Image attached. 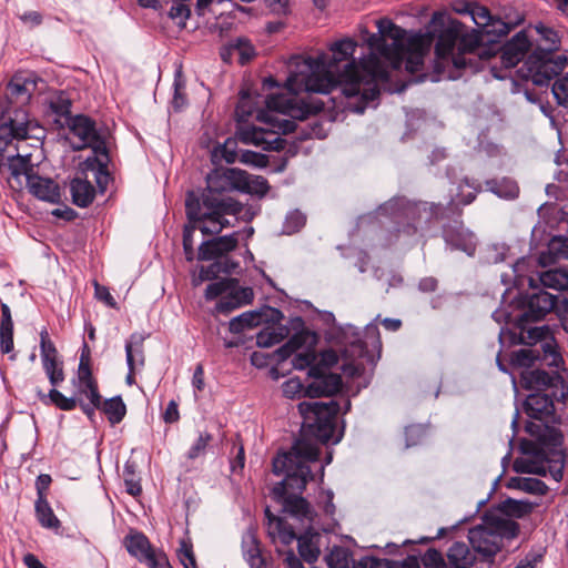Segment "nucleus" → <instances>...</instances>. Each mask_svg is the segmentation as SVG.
Listing matches in <instances>:
<instances>
[{"mask_svg":"<svg viewBox=\"0 0 568 568\" xmlns=\"http://www.w3.org/2000/svg\"><path fill=\"white\" fill-rule=\"evenodd\" d=\"M378 33L362 29V40L368 45L369 55L356 63L353 58L356 42L344 39L332 44V57L294 58L290 61V74L285 83L287 93H277L265 100V109L243 92L235 113L239 122H245L254 113L266 128L242 125L237 139L263 150H282L285 141L280 136L294 131L293 119H303L306 110L297 94L301 92L329 93L337 85L347 98L361 95L358 103L348 102L346 108L363 113L366 105L379 94L378 82L386 81L390 69L415 73L424 64L432 39L426 34H410L387 18L376 21Z\"/></svg>","mask_w":568,"mask_h":568,"instance_id":"obj_1","label":"nucleus"},{"mask_svg":"<svg viewBox=\"0 0 568 568\" xmlns=\"http://www.w3.org/2000/svg\"><path fill=\"white\" fill-rule=\"evenodd\" d=\"M240 179V169L215 170L206 178V191L202 199H197L193 192L187 193L185 206L186 215L195 221L204 235H213L231 226L227 215L236 219L251 220L254 212L222 194L236 190Z\"/></svg>","mask_w":568,"mask_h":568,"instance_id":"obj_2","label":"nucleus"},{"mask_svg":"<svg viewBox=\"0 0 568 568\" xmlns=\"http://www.w3.org/2000/svg\"><path fill=\"white\" fill-rule=\"evenodd\" d=\"M317 446L306 439H298L287 453L277 455L273 460V471L285 478L272 489L273 498L281 503L283 510L291 516L312 523L314 511L301 494L307 481L313 479L308 463L316 462Z\"/></svg>","mask_w":568,"mask_h":568,"instance_id":"obj_3","label":"nucleus"},{"mask_svg":"<svg viewBox=\"0 0 568 568\" xmlns=\"http://www.w3.org/2000/svg\"><path fill=\"white\" fill-rule=\"evenodd\" d=\"M44 136V128L37 120L30 119L24 110L14 111L13 116L0 125V140L8 143L13 140L18 142L16 145L17 154L8 156L7 168L10 179H14L19 185L22 184L21 179L27 182V176L34 175L31 164L32 154L22 152L21 143L29 140V145L38 150Z\"/></svg>","mask_w":568,"mask_h":568,"instance_id":"obj_4","label":"nucleus"},{"mask_svg":"<svg viewBox=\"0 0 568 568\" xmlns=\"http://www.w3.org/2000/svg\"><path fill=\"white\" fill-rule=\"evenodd\" d=\"M481 38L477 31L457 37L453 30L444 31L435 47V75L432 81H439L443 78L454 79L455 75L450 68L456 70L471 64L470 55L483 58L486 55V49L480 45Z\"/></svg>","mask_w":568,"mask_h":568,"instance_id":"obj_5","label":"nucleus"},{"mask_svg":"<svg viewBox=\"0 0 568 568\" xmlns=\"http://www.w3.org/2000/svg\"><path fill=\"white\" fill-rule=\"evenodd\" d=\"M552 450L549 455L546 445L538 446L534 443L523 444V456L514 460L513 468L518 474H535L546 476L547 473L560 481L564 475V455L560 449L562 435L558 432L550 433Z\"/></svg>","mask_w":568,"mask_h":568,"instance_id":"obj_6","label":"nucleus"},{"mask_svg":"<svg viewBox=\"0 0 568 568\" xmlns=\"http://www.w3.org/2000/svg\"><path fill=\"white\" fill-rule=\"evenodd\" d=\"M519 526L501 513H488L483 521L469 529L468 540L473 549L486 558L494 557L505 539L510 540L518 534Z\"/></svg>","mask_w":568,"mask_h":568,"instance_id":"obj_7","label":"nucleus"},{"mask_svg":"<svg viewBox=\"0 0 568 568\" xmlns=\"http://www.w3.org/2000/svg\"><path fill=\"white\" fill-rule=\"evenodd\" d=\"M339 343L344 346L341 349V357L334 349H327L322 352L320 364L328 367L341 362V368L345 375L349 377L359 375L364 369L361 358L365 354V345L357 328L349 324L341 327Z\"/></svg>","mask_w":568,"mask_h":568,"instance_id":"obj_8","label":"nucleus"},{"mask_svg":"<svg viewBox=\"0 0 568 568\" xmlns=\"http://www.w3.org/2000/svg\"><path fill=\"white\" fill-rule=\"evenodd\" d=\"M343 408L341 404L334 399L328 402H301L297 405L300 414L303 416V424L307 427L315 428L325 438H328L329 433L334 427L335 417L338 413L344 414L349 409L351 403L347 399L343 400Z\"/></svg>","mask_w":568,"mask_h":568,"instance_id":"obj_9","label":"nucleus"},{"mask_svg":"<svg viewBox=\"0 0 568 568\" xmlns=\"http://www.w3.org/2000/svg\"><path fill=\"white\" fill-rule=\"evenodd\" d=\"M254 293L251 287H241L234 278H223L211 283L205 290V298H219L215 305L217 313L227 314L253 301Z\"/></svg>","mask_w":568,"mask_h":568,"instance_id":"obj_10","label":"nucleus"},{"mask_svg":"<svg viewBox=\"0 0 568 568\" xmlns=\"http://www.w3.org/2000/svg\"><path fill=\"white\" fill-rule=\"evenodd\" d=\"M316 335L310 331L303 329L294 334L286 344L277 349L280 359L285 361L295 353L292 361L294 368L304 369L312 367L317 356L314 351Z\"/></svg>","mask_w":568,"mask_h":568,"instance_id":"obj_11","label":"nucleus"},{"mask_svg":"<svg viewBox=\"0 0 568 568\" xmlns=\"http://www.w3.org/2000/svg\"><path fill=\"white\" fill-rule=\"evenodd\" d=\"M72 134L71 144L74 150L91 148L94 154H101L105 160V143L95 128V123L85 115H75L69 122Z\"/></svg>","mask_w":568,"mask_h":568,"instance_id":"obj_12","label":"nucleus"},{"mask_svg":"<svg viewBox=\"0 0 568 568\" xmlns=\"http://www.w3.org/2000/svg\"><path fill=\"white\" fill-rule=\"evenodd\" d=\"M566 57L552 60L549 54H531L520 69L521 77L534 84L542 87L548 84L565 67Z\"/></svg>","mask_w":568,"mask_h":568,"instance_id":"obj_13","label":"nucleus"},{"mask_svg":"<svg viewBox=\"0 0 568 568\" xmlns=\"http://www.w3.org/2000/svg\"><path fill=\"white\" fill-rule=\"evenodd\" d=\"M124 544L130 555L138 558L149 568H172L166 555L155 549L142 532H132L125 537Z\"/></svg>","mask_w":568,"mask_h":568,"instance_id":"obj_14","label":"nucleus"},{"mask_svg":"<svg viewBox=\"0 0 568 568\" xmlns=\"http://www.w3.org/2000/svg\"><path fill=\"white\" fill-rule=\"evenodd\" d=\"M537 290L528 295L521 321H539L550 312L561 316V300L554 294L545 292L542 288L538 287Z\"/></svg>","mask_w":568,"mask_h":568,"instance_id":"obj_15","label":"nucleus"},{"mask_svg":"<svg viewBox=\"0 0 568 568\" xmlns=\"http://www.w3.org/2000/svg\"><path fill=\"white\" fill-rule=\"evenodd\" d=\"M536 361L545 362L548 366H559L561 357L552 341H545L539 347L521 348L514 352L510 358L513 366L526 368L532 366Z\"/></svg>","mask_w":568,"mask_h":568,"instance_id":"obj_16","label":"nucleus"},{"mask_svg":"<svg viewBox=\"0 0 568 568\" xmlns=\"http://www.w3.org/2000/svg\"><path fill=\"white\" fill-rule=\"evenodd\" d=\"M40 349L43 369L52 386L64 381L62 362L59 361L58 351L49 337L48 331L40 332Z\"/></svg>","mask_w":568,"mask_h":568,"instance_id":"obj_17","label":"nucleus"},{"mask_svg":"<svg viewBox=\"0 0 568 568\" xmlns=\"http://www.w3.org/2000/svg\"><path fill=\"white\" fill-rule=\"evenodd\" d=\"M308 374L314 377L305 388V396L310 398L332 396L339 392L342 387V379L338 374H326L318 366L311 367Z\"/></svg>","mask_w":568,"mask_h":568,"instance_id":"obj_18","label":"nucleus"},{"mask_svg":"<svg viewBox=\"0 0 568 568\" xmlns=\"http://www.w3.org/2000/svg\"><path fill=\"white\" fill-rule=\"evenodd\" d=\"M39 80L33 72H17L8 84V93L17 102L26 103L36 92Z\"/></svg>","mask_w":568,"mask_h":568,"instance_id":"obj_19","label":"nucleus"},{"mask_svg":"<svg viewBox=\"0 0 568 568\" xmlns=\"http://www.w3.org/2000/svg\"><path fill=\"white\" fill-rule=\"evenodd\" d=\"M27 186L30 193L41 201L55 204L61 200L59 185L49 178H42L37 174L29 175L27 176Z\"/></svg>","mask_w":568,"mask_h":568,"instance_id":"obj_20","label":"nucleus"},{"mask_svg":"<svg viewBox=\"0 0 568 568\" xmlns=\"http://www.w3.org/2000/svg\"><path fill=\"white\" fill-rule=\"evenodd\" d=\"M530 42L525 32H518L508 41L501 50V63L506 68L515 67L529 50Z\"/></svg>","mask_w":568,"mask_h":568,"instance_id":"obj_21","label":"nucleus"},{"mask_svg":"<svg viewBox=\"0 0 568 568\" xmlns=\"http://www.w3.org/2000/svg\"><path fill=\"white\" fill-rule=\"evenodd\" d=\"M562 384L561 377L541 369H526L521 373V385L531 390L541 392L548 387H558Z\"/></svg>","mask_w":568,"mask_h":568,"instance_id":"obj_22","label":"nucleus"},{"mask_svg":"<svg viewBox=\"0 0 568 568\" xmlns=\"http://www.w3.org/2000/svg\"><path fill=\"white\" fill-rule=\"evenodd\" d=\"M538 283L542 287L552 288L557 291L568 290V266L551 268L541 272L537 278L529 277V287L536 290L539 287Z\"/></svg>","mask_w":568,"mask_h":568,"instance_id":"obj_23","label":"nucleus"},{"mask_svg":"<svg viewBox=\"0 0 568 568\" xmlns=\"http://www.w3.org/2000/svg\"><path fill=\"white\" fill-rule=\"evenodd\" d=\"M236 245L237 237L235 233L203 242L199 247V260H213L234 250Z\"/></svg>","mask_w":568,"mask_h":568,"instance_id":"obj_24","label":"nucleus"},{"mask_svg":"<svg viewBox=\"0 0 568 568\" xmlns=\"http://www.w3.org/2000/svg\"><path fill=\"white\" fill-rule=\"evenodd\" d=\"M444 239L448 245L454 248L462 250L468 255H473L475 252V236L471 232L464 229L462 224L445 227Z\"/></svg>","mask_w":568,"mask_h":568,"instance_id":"obj_25","label":"nucleus"},{"mask_svg":"<svg viewBox=\"0 0 568 568\" xmlns=\"http://www.w3.org/2000/svg\"><path fill=\"white\" fill-rule=\"evenodd\" d=\"M266 516L268 518L267 531L274 542L287 546L297 538L293 527L283 518L272 516L268 509H266Z\"/></svg>","mask_w":568,"mask_h":568,"instance_id":"obj_26","label":"nucleus"},{"mask_svg":"<svg viewBox=\"0 0 568 568\" xmlns=\"http://www.w3.org/2000/svg\"><path fill=\"white\" fill-rule=\"evenodd\" d=\"M525 409L531 418L542 419L552 414L554 402L551 396L536 392L526 398Z\"/></svg>","mask_w":568,"mask_h":568,"instance_id":"obj_27","label":"nucleus"},{"mask_svg":"<svg viewBox=\"0 0 568 568\" xmlns=\"http://www.w3.org/2000/svg\"><path fill=\"white\" fill-rule=\"evenodd\" d=\"M420 211L419 204L410 203L403 197H397L388 201L378 209V215H390L392 217L409 219Z\"/></svg>","mask_w":568,"mask_h":568,"instance_id":"obj_28","label":"nucleus"},{"mask_svg":"<svg viewBox=\"0 0 568 568\" xmlns=\"http://www.w3.org/2000/svg\"><path fill=\"white\" fill-rule=\"evenodd\" d=\"M143 342L144 336L139 333L132 334L125 342L126 364L131 372L144 365Z\"/></svg>","mask_w":568,"mask_h":568,"instance_id":"obj_29","label":"nucleus"},{"mask_svg":"<svg viewBox=\"0 0 568 568\" xmlns=\"http://www.w3.org/2000/svg\"><path fill=\"white\" fill-rule=\"evenodd\" d=\"M507 488L519 490L526 494L542 496L547 493V485L538 479L532 477H511L507 480Z\"/></svg>","mask_w":568,"mask_h":568,"instance_id":"obj_30","label":"nucleus"},{"mask_svg":"<svg viewBox=\"0 0 568 568\" xmlns=\"http://www.w3.org/2000/svg\"><path fill=\"white\" fill-rule=\"evenodd\" d=\"M268 190L267 181L263 176L250 174L240 170L237 191L263 196Z\"/></svg>","mask_w":568,"mask_h":568,"instance_id":"obj_31","label":"nucleus"},{"mask_svg":"<svg viewBox=\"0 0 568 568\" xmlns=\"http://www.w3.org/2000/svg\"><path fill=\"white\" fill-rule=\"evenodd\" d=\"M73 203L80 207H87L94 199L95 191L91 183L81 178H75L70 184Z\"/></svg>","mask_w":568,"mask_h":568,"instance_id":"obj_32","label":"nucleus"},{"mask_svg":"<svg viewBox=\"0 0 568 568\" xmlns=\"http://www.w3.org/2000/svg\"><path fill=\"white\" fill-rule=\"evenodd\" d=\"M448 568H470L475 556L463 542H455L448 550Z\"/></svg>","mask_w":568,"mask_h":568,"instance_id":"obj_33","label":"nucleus"},{"mask_svg":"<svg viewBox=\"0 0 568 568\" xmlns=\"http://www.w3.org/2000/svg\"><path fill=\"white\" fill-rule=\"evenodd\" d=\"M243 555L251 568H266L255 536L248 531L242 540Z\"/></svg>","mask_w":568,"mask_h":568,"instance_id":"obj_34","label":"nucleus"},{"mask_svg":"<svg viewBox=\"0 0 568 568\" xmlns=\"http://www.w3.org/2000/svg\"><path fill=\"white\" fill-rule=\"evenodd\" d=\"M536 506V503H531L529 500H517L508 498L500 505L497 510H494L493 513H501L509 519H513V517L521 518L529 515Z\"/></svg>","mask_w":568,"mask_h":568,"instance_id":"obj_35","label":"nucleus"},{"mask_svg":"<svg viewBox=\"0 0 568 568\" xmlns=\"http://www.w3.org/2000/svg\"><path fill=\"white\" fill-rule=\"evenodd\" d=\"M318 534L302 535L297 538L300 556L308 564H313L320 556Z\"/></svg>","mask_w":568,"mask_h":568,"instance_id":"obj_36","label":"nucleus"},{"mask_svg":"<svg viewBox=\"0 0 568 568\" xmlns=\"http://www.w3.org/2000/svg\"><path fill=\"white\" fill-rule=\"evenodd\" d=\"M536 32L539 34V44L541 48L542 54H549L556 50H558L560 44V38L558 32L552 28L539 23L535 27Z\"/></svg>","mask_w":568,"mask_h":568,"instance_id":"obj_37","label":"nucleus"},{"mask_svg":"<svg viewBox=\"0 0 568 568\" xmlns=\"http://www.w3.org/2000/svg\"><path fill=\"white\" fill-rule=\"evenodd\" d=\"M288 335L285 326H268L257 334L256 343L261 347H271L281 343Z\"/></svg>","mask_w":568,"mask_h":568,"instance_id":"obj_38","label":"nucleus"},{"mask_svg":"<svg viewBox=\"0 0 568 568\" xmlns=\"http://www.w3.org/2000/svg\"><path fill=\"white\" fill-rule=\"evenodd\" d=\"M36 513L41 526L50 529H57L60 527V521L53 514V510L47 499H37Z\"/></svg>","mask_w":568,"mask_h":568,"instance_id":"obj_39","label":"nucleus"},{"mask_svg":"<svg viewBox=\"0 0 568 568\" xmlns=\"http://www.w3.org/2000/svg\"><path fill=\"white\" fill-rule=\"evenodd\" d=\"M103 412L111 424L120 423L125 416L126 408L120 397L110 398L103 404Z\"/></svg>","mask_w":568,"mask_h":568,"instance_id":"obj_40","label":"nucleus"},{"mask_svg":"<svg viewBox=\"0 0 568 568\" xmlns=\"http://www.w3.org/2000/svg\"><path fill=\"white\" fill-rule=\"evenodd\" d=\"M465 9H467V14H469L475 22V24L484 30L485 27L491 21V14L489 10L480 4H466Z\"/></svg>","mask_w":568,"mask_h":568,"instance_id":"obj_41","label":"nucleus"},{"mask_svg":"<svg viewBox=\"0 0 568 568\" xmlns=\"http://www.w3.org/2000/svg\"><path fill=\"white\" fill-rule=\"evenodd\" d=\"M236 267V264L229 265L225 263L222 265V263L216 262L210 265L209 267H201L199 277L194 280V285H199L203 281H207L216 276L219 273H231L232 268Z\"/></svg>","mask_w":568,"mask_h":568,"instance_id":"obj_42","label":"nucleus"},{"mask_svg":"<svg viewBox=\"0 0 568 568\" xmlns=\"http://www.w3.org/2000/svg\"><path fill=\"white\" fill-rule=\"evenodd\" d=\"M329 568H351L354 564L348 552L342 548H336L327 556Z\"/></svg>","mask_w":568,"mask_h":568,"instance_id":"obj_43","label":"nucleus"},{"mask_svg":"<svg viewBox=\"0 0 568 568\" xmlns=\"http://www.w3.org/2000/svg\"><path fill=\"white\" fill-rule=\"evenodd\" d=\"M178 558L184 568H197L192 544L186 539L180 541Z\"/></svg>","mask_w":568,"mask_h":568,"instance_id":"obj_44","label":"nucleus"},{"mask_svg":"<svg viewBox=\"0 0 568 568\" xmlns=\"http://www.w3.org/2000/svg\"><path fill=\"white\" fill-rule=\"evenodd\" d=\"M490 190L499 197L515 199L518 195L519 189L513 180L504 179L498 183H494Z\"/></svg>","mask_w":568,"mask_h":568,"instance_id":"obj_45","label":"nucleus"},{"mask_svg":"<svg viewBox=\"0 0 568 568\" xmlns=\"http://www.w3.org/2000/svg\"><path fill=\"white\" fill-rule=\"evenodd\" d=\"M548 252L555 260H568V237H554L549 242Z\"/></svg>","mask_w":568,"mask_h":568,"instance_id":"obj_46","label":"nucleus"},{"mask_svg":"<svg viewBox=\"0 0 568 568\" xmlns=\"http://www.w3.org/2000/svg\"><path fill=\"white\" fill-rule=\"evenodd\" d=\"M174 95L172 99V106L175 111L182 110L186 105L185 85L181 77V72H178L174 79Z\"/></svg>","mask_w":568,"mask_h":568,"instance_id":"obj_47","label":"nucleus"},{"mask_svg":"<svg viewBox=\"0 0 568 568\" xmlns=\"http://www.w3.org/2000/svg\"><path fill=\"white\" fill-rule=\"evenodd\" d=\"M93 161L97 163V169H95L97 183H98L99 187L101 189V191H104L106 187V184L109 182V179H110L109 173L106 171V164L109 161L108 152L105 151V160L104 161H102L101 154H94Z\"/></svg>","mask_w":568,"mask_h":568,"instance_id":"obj_48","label":"nucleus"},{"mask_svg":"<svg viewBox=\"0 0 568 568\" xmlns=\"http://www.w3.org/2000/svg\"><path fill=\"white\" fill-rule=\"evenodd\" d=\"M236 145H237L236 140L227 139L222 145H219L214 150L213 155L215 158L221 156L227 163H234L237 159Z\"/></svg>","mask_w":568,"mask_h":568,"instance_id":"obj_49","label":"nucleus"},{"mask_svg":"<svg viewBox=\"0 0 568 568\" xmlns=\"http://www.w3.org/2000/svg\"><path fill=\"white\" fill-rule=\"evenodd\" d=\"M90 359V351L87 345L83 346V351L80 358L79 369H78V384L94 382L92 379L91 369L89 366Z\"/></svg>","mask_w":568,"mask_h":568,"instance_id":"obj_50","label":"nucleus"},{"mask_svg":"<svg viewBox=\"0 0 568 568\" xmlns=\"http://www.w3.org/2000/svg\"><path fill=\"white\" fill-rule=\"evenodd\" d=\"M552 94L560 105H568V73L552 84Z\"/></svg>","mask_w":568,"mask_h":568,"instance_id":"obj_51","label":"nucleus"},{"mask_svg":"<svg viewBox=\"0 0 568 568\" xmlns=\"http://www.w3.org/2000/svg\"><path fill=\"white\" fill-rule=\"evenodd\" d=\"M212 440V436L209 433H201L193 445L190 447L186 456L189 459H196L202 456Z\"/></svg>","mask_w":568,"mask_h":568,"instance_id":"obj_52","label":"nucleus"},{"mask_svg":"<svg viewBox=\"0 0 568 568\" xmlns=\"http://www.w3.org/2000/svg\"><path fill=\"white\" fill-rule=\"evenodd\" d=\"M305 215L300 211H293L287 214L285 223H284V232L287 234H292L297 232L305 224Z\"/></svg>","mask_w":568,"mask_h":568,"instance_id":"obj_53","label":"nucleus"},{"mask_svg":"<svg viewBox=\"0 0 568 568\" xmlns=\"http://www.w3.org/2000/svg\"><path fill=\"white\" fill-rule=\"evenodd\" d=\"M50 400L60 409L71 410L77 406V399L74 397H65L62 393L52 388L49 392Z\"/></svg>","mask_w":568,"mask_h":568,"instance_id":"obj_54","label":"nucleus"},{"mask_svg":"<svg viewBox=\"0 0 568 568\" xmlns=\"http://www.w3.org/2000/svg\"><path fill=\"white\" fill-rule=\"evenodd\" d=\"M510 30V27L508 23L504 22L499 18H495L491 16V21L487 24V27L484 28L483 32L488 36L494 37H503L506 36Z\"/></svg>","mask_w":568,"mask_h":568,"instance_id":"obj_55","label":"nucleus"},{"mask_svg":"<svg viewBox=\"0 0 568 568\" xmlns=\"http://www.w3.org/2000/svg\"><path fill=\"white\" fill-rule=\"evenodd\" d=\"M305 388L298 378H290L282 385L283 394L287 398H295L301 394L305 395Z\"/></svg>","mask_w":568,"mask_h":568,"instance_id":"obj_56","label":"nucleus"},{"mask_svg":"<svg viewBox=\"0 0 568 568\" xmlns=\"http://www.w3.org/2000/svg\"><path fill=\"white\" fill-rule=\"evenodd\" d=\"M78 394L84 396L91 403H100V395L95 382L77 384Z\"/></svg>","mask_w":568,"mask_h":568,"instance_id":"obj_57","label":"nucleus"},{"mask_svg":"<svg viewBox=\"0 0 568 568\" xmlns=\"http://www.w3.org/2000/svg\"><path fill=\"white\" fill-rule=\"evenodd\" d=\"M424 568H446L442 554L435 549H429L422 557Z\"/></svg>","mask_w":568,"mask_h":568,"instance_id":"obj_58","label":"nucleus"},{"mask_svg":"<svg viewBox=\"0 0 568 568\" xmlns=\"http://www.w3.org/2000/svg\"><path fill=\"white\" fill-rule=\"evenodd\" d=\"M240 161L257 168H264L267 165V158L264 154L253 151H243L241 153Z\"/></svg>","mask_w":568,"mask_h":568,"instance_id":"obj_59","label":"nucleus"},{"mask_svg":"<svg viewBox=\"0 0 568 568\" xmlns=\"http://www.w3.org/2000/svg\"><path fill=\"white\" fill-rule=\"evenodd\" d=\"M0 349L3 354L13 351V327H0Z\"/></svg>","mask_w":568,"mask_h":568,"instance_id":"obj_60","label":"nucleus"},{"mask_svg":"<svg viewBox=\"0 0 568 568\" xmlns=\"http://www.w3.org/2000/svg\"><path fill=\"white\" fill-rule=\"evenodd\" d=\"M459 194L457 195V199L454 200L456 204H469L471 203L476 197V189L471 186L467 181L465 184L459 185Z\"/></svg>","mask_w":568,"mask_h":568,"instance_id":"obj_61","label":"nucleus"},{"mask_svg":"<svg viewBox=\"0 0 568 568\" xmlns=\"http://www.w3.org/2000/svg\"><path fill=\"white\" fill-rule=\"evenodd\" d=\"M124 484L126 491L132 496H138L141 493V486L135 479L134 471L131 466H126L124 470Z\"/></svg>","mask_w":568,"mask_h":568,"instance_id":"obj_62","label":"nucleus"},{"mask_svg":"<svg viewBox=\"0 0 568 568\" xmlns=\"http://www.w3.org/2000/svg\"><path fill=\"white\" fill-rule=\"evenodd\" d=\"M94 294L99 301H102L112 308H116V302L109 292L108 287L100 285L98 282H94Z\"/></svg>","mask_w":568,"mask_h":568,"instance_id":"obj_63","label":"nucleus"},{"mask_svg":"<svg viewBox=\"0 0 568 568\" xmlns=\"http://www.w3.org/2000/svg\"><path fill=\"white\" fill-rule=\"evenodd\" d=\"M235 50L239 52L241 63H246L254 55L252 45L244 40L237 41Z\"/></svg>","mask_w":568,"mask_h":568,"instance_id":"obj_64","label":"nucleus"}]
</instances>
